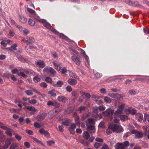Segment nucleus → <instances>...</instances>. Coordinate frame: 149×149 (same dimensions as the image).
<instances>
[{
	"instance_id": "obj_22",
	"label": "nucleus",
	"mask_w": 149,
	"mask_h": 149,
	"mask_svg": "<svg viewBox=\"0 0 149 149\" xmlns=\"http://www.w3.org/2000/svg\"><path fill=\"white\" fill-rule=\"evenodd\" d=\"M19 20L23 23H25L27 21V19L22 16H19Z\"/></svg>"
},
{
	"instance_id": "obj_34",
	"label": "nucleus",
	"mask_w": 149,
	"mask_h": 149,
	"mask_svg": "<svg viewBox=\"0 0 149 149\" xmlns=\"http://www.w3.org/2000/svg\"><path fill=\"white\" fill-rule=\"evenodd\" d=\"M51 67L48 66H46L43 70V72L47 73L49 72Z\"/></svg>"
},
{
	"instance_id": "obj_10",
	"label": "nucleus",
	"mask_w": 149,
	"mask_h": 149,
	"mask_svg": "<svg viewBox=\"0 0 149 149\" xmlns=\"http://www.w3.org/2000/svg\"><path fill=\"white\" fill-rule=\"evenodd\" d=\"M37 63L39 68H43L45 66L44 61L42 60H39L37 62Z\"/></svg>"
},
{
	"instance_id": "obj_39",
	"label": "nucleus",
	"mask_w": 149,
	"mask_h": 149,
	"mask_svg": "<svg viewBox=\"0 0 149 149\" xmlns=\"http://www.w3.org/2000/svg\"><path fill=\"white\" fill-rule=\"evenodd\" d=\"M34 126L37 128H39L41 127L40 124L39 123L37 122H35L33 124Z\"/></svg>"
},
{
	"instance_id": "obj_54",
	"label": "nucleus",
	"mask_w": 149,
	"mask_h": 149,
	"mask_svg": "<svg viewBox=\"0 0 149 149\" xmlns=\"http://www.w3.org/2000/svg\"><path fill=\"white\" fill-rule=\"evenodd\" d=\"M29 102L31 104H34L36 103L37 101L35 99H33L29 101Z\"/></svg>"
},
{
	"instance_id": "obj_27",
	"label": "nucleus",
	"mask_w": 149,
	"mask_h": 149,
	"mask_svg": "<svg viewBox=\"0 0 149 149\" xmlns=\"http://www.w3.org/2000/svg\"><path fill=\"white\" fill-rule=\"evenodd\" d=\"M45 80L47 83L50 84H52V83L53 81L52 78L49 77H46Z\"/></svg>"
},
{
	"instance_id": "obj_30",
	"label": "nucleus",
	"mask_w": 149,
	"mask_h": 149,
	"mask_svg": "<svg viewBox=\"0 0 149 149\" xmlns=\"http://www.w3.org/2000/svg\"><path fill=\"white\" fill-rule=\"evenodd\" d=\"M69 76L70 77L75 79H77L78 78V77L75 74L71 71H69Z\"/></svg>"
},
{
	"instance_id": "obj_53",
	"label": "nucleus",
	"mask_w": 149,
	"mask_h": 149,
	"mask_svg": "<svg viewBox=\"0 0 149 149\" xmlns=\"http://www.w3.org/2000/svg\"><path fill=\"white\" fill-rule=\"evenodd\" d=\"M54 143L55 142L53 140L49 141L47 142V144L49 146H50L52 144Z\"/></svg>"
},
{
	"instance_id": "obj_17",
	"label": "nucleus",
	"mask_w": 149,
	"mask_h": 149,
	"mask_svg": "<svg viewBox=\"0 0 149 149\" xmlns=\"http://www.w3.org/2000/svg\"><path fill=\"white\" fill-rule=\"evenodd\" d=\"M53 86L55 87H61L63 84V83L61 81H59L57 82L56 84H53Z\"/></svg>"
},
{
	"instance_id": "obj_9",
	"label": "nucleus",
	"mask_w": 149,
	"mask_h": 149,
	"mask_svg": "<svg viewBox=\"0 0 149 149\" xmlns=\"http://www.w3.org/2000/svg\"><path fill=\"white\" fill-rule=\"evenodd\" d=\"M68 83L70 85L72 86H75L76 85L77 83L76 80L72 78L68 79L67 81Z\"/></svg>"
},
{
	"instance_id": "obj_38",
	"label": "nucleus",
	"mask_w": 149,
	"mask_h": 149,
	"mask_svg": "<svg viewBox=\"0 0 149 149\" xmlns=\"http://www.w3.org/2000/svg\"><path fill=\"white\" fill-rule=\"evenodd\" d=\"M149 118V115L147 113H145L144 114V119L143 122H145L147 119H148Z\"/></svg>"
},
{
	"instance_id": "obj_60",
	"label": "nucleus",
	"mask_w": 149,
	"mask_h": 149,
	"mask_svg": "<svg viewBox=\"0 0 149 149\" xmlns=\"http://www.w3.org/2000/svg\"><path fill=\"white\" fill-rule=\"evenodd\" d=\"M115 94L116 93H108V95L109 96L113 98H115V96L116 95Z\"/></svg>"
},
{
	"instance_id": "obj_44",
	"label": "nucleus",
	"mask_w": 149,
	"mask_h": 149,
	"mask_svg": "<svg viewBox=\"0 0 149 149\" xmlns=\"http://www.w3.org/2000/svg\"><path fill=\"white\" fill-rule=\"evenodd\" d=\"M116 95L114 98L116 99L117 100H119L122 97L121 94L118 93H116Z\"/></svg>"
},
{
	"instance_id": "obj_2",
	"label": "nucleus",
	"mask_w": 149,
	"mask_h": 149,
	"mask_svg": "<svg viewBox=\"0 0 149 149\" xmlns=\"http://www.w3.org/2000/svg\"><path fill=\"white\" fill-rule=\"evenodd\" d=\"M26 40H23V42L25 43L27 45H29L32 44L35 41L34 38L32 37L27 36L26 38Z\"/></svg>"
},
{
	"instance_id": "obj_46",
	"label": "nucleus",
	"mask_w": 149,
	"mask_h": 149,
	"mask_svg": "<svg viewBox=\"0 0 149 149\" xmlns=\"http://www.w3.org/2000/svg\"><path fill=\"white\" fill-rule=\"evenodd\" d=\"M75 123L77 125H80V122L79 121V117L77 116H76L75 117Z\"/></svg>"
},
{
	"instance_id": "obj_42",
	"label": "nucleus",
	"mask_w": 149,
	"mask_h": 149,
	"mask_svg": "<svg viewBox=\"0 0 149 149\" xmlns=\"http://www.w3.org/2000/svg\"><path fill=\"white\" fill-rule=\"evenodd\" d=\"M14 134L15 135V137L16 139L18 141H20L22 139V137L18 134L14 133Z\"/></svg>"
},
{
	"instance_id": "obj_8",
	"label": "nucleus",
	"mask_w": 149,
	"mask_h": 149,
	"mask_svg": "<svg viewBox=\"0 0 149 149\" xmlns=\"http://www.w3.org/2000/svg\"><path fill=\"white\" fill-rule=\"evenodd\" d=\"M125 111L127 114H131L132 115H135L137 112L136 110L133 108L132 109H125Z\"/></svg>"
},
{
	"instance_id": "obj_45",
	"label": "nucleus",
	"mask_w": 149,
	"mask_h": 149,
	"mask_svg": "<svg viewBox=\"0 0 149 149\" xmlns=\"http://www.w3.org/2000/svg\"><path fill=\"white\" fill-rule=\"evenodd\" d=\"M95 130V127L94 126L91 125L87 127V130L88 131L94 130Z\"/></svg>"
},
{
	"instance_id": "obj_62",
	"label": "nucleus",
	"mask_w": 149,
	"mask_h": 149,
	"mask_svg": "<svg viewBox=\"0 0 149 149\" xmlns=\"http://www.w3.org/2000/svg\"><path fill=\"white\" fill-rule=\"evenodd\" d=\"M24 145L27 148H29L31 146L30 143L28 142H25L24 143Z\"/></svg>"
},
{
	"instance_id": "obj_37",
	"label": "nucleus",
	"mask_w": 149,
	"mask_h": 149,
	"mask_svg": "<svg viewBox=\"0 0 149 149\" xmlns=\"http://www.w3.org/2000/svg\"><path fill=\"white\" fill-rule=\"evenodd\" d=\"M86 109V107L84 106H81L79 107L78 109V111H79L80 113H82Z\"/></svg>"
},
{
	"instance_id": "obj_64",
	"label": "nucleus",
	"mask_w": 149,
	"mask_h": 149,
	"mask_svg": "<svg viewBox=\"0 0 149 149\" xmlns=\"http://www.w3.org/2000/svg\"><path fill=\"white\" fill-rule=\"evenodd\" d=\"M26 132L29 135H32L33 134V132L30 130H25Z\"/></svg>"
},
{
	"instance_id": "obj_40",
	"label": "nucleus",
	"mask_w": 149,
	"mask_h": 149,
	"mask_svg": "<svg viewBox=\"0 0 149 149\" xmlns=\"http://www.w3.org/2000/svg\"><path fill=\"white\" fill-rule=\"evenodd\" d=\"M60 104L59 103H58L56 101H54L53 103V106L55 108H57L60 107Z\"/></svg>"
},
{
	"instance_id": "obj_48",
	"label": "nucleus",
	"mask_w": 149,
	"mask_h": 149,
	"mask_svg": "<svg viewBox=\"0 0 149 149\" xmlns=\"http://www.w3.org/2000/svg\"><path fill=\"white\" fill-rule=\"evenodd\" d=\"M17 58L18 59L22 62H26V60L21 56L17 57Z\"/></svg>"
},
{
	"instance_id": "obj_35",
	"label": "nucleus",
	"mask_w": 149,
	"mask_h": 149,
	"mask_svg": "<svg viewBox=\"0 0 149 149\" xmlns=\"http://www.w3.org/2000/svg\"><path fill=\"white\" fill-rule=\"evenodd\" d=\"M27 109L29 111H33L34 112H36L37 111L35 107L32 106L27 107Z\"/></svg>"
},
{
	"instance_id": "obj_41",
	"label": "nucleus",
	"mask_w": 149,
	"mask_h": 149,
	"mask_svg": "<svg viewBox=\"0 0 149 149\" xmlns=\"http://www.w3.org/2000/svg\"><path fill=\"white\" fill-rule=\"evenodd\" d=\"M74 109V107H71L68 108L66 110L68 112V113H70L73 111Z\"/></svg>"
},
{
	"instance_id": "obj_47",
	"label": "nucleus",
	"mask_w": 149,
	"mask_h": 149,
	"mask_svg": "<svg viewBox=\"0 0 149 149\" xmlns=\"http://www.w3.org/2000/svg\"><path fill=\"white\" fill-rule=\"evenodd\" d=\"M26 94L28 95H32L33 94V92L31 91L30 90H26L25 91Z\"/></svg>"
},
{
	"instance_id": "obj_14",
	"label": "nucleus",
	"mask_w": 149,
	"mask_h": 149,
	"mask_svg": "<svg viewBox=\"0 0 149 149\" xmlns=\"http://www.w3.org/2000/svg\"><path fill=\"white\" fill-rule=\"evenodd\" d=\"M44 20L43 21V22H41V23L43 24L44 26L47 28L48 29H49L51 27V24L48 22H47L44 19Z\"/></svg>"
},
{
	"instance_id": "obj_19",
	"label": "nucleus",
	"mask_w": 149,
	"mask_h": 149,
	"mask_svg": "<svg viewBox=\"0 0 149 149\" xmlns=\"http://www.w3.org/2000/svg\"><path fill=\"white\" fill-rule=\"evenodd\" d=\"M80 93L82 95V96L85 95V97L88 99L90 98L91 96L90 94L88 93H86L83 91H80Z\"/></svg>"
},
{
	"instance_id": "obj_3",
	"label": "nucleus",
	"mask_w": 149,
	"mask_h": 149,
	"mask_svg": "<svg viewBox=\"0 0 149 149\" xmlns=\"http://www.w3.org/2000/svg\"><path fill=\"white\" fill-rule=\"evenodd\" d=\"M114 113V111L111 109H108L104 112H102V114L105 116H111L113 115Z\"/></svg>"
},
{
	"instance_id": "obj_7",
	"label": "nucleus",
	"mask_w": 149,
	"mask_h": 149,
	"mask_svg": "<svg viewBox=\"0 0 149 149\" xmlns=\"http://www.w3.org/2000/svg\"><path fill=\"white\" fill-rule=\"evenodd\" d=\"M57 100L63 103H66L68 100V99L66 97L62 95L58 96V97Z\"/></svg>"
},
{
	"instance_id": "obj_25",
	"label": "nucleus",
	"mask_w": 149,
	"mask_h": 149,
	"mask_svg": "<svg viewBox=\"0 0 149 149\" xmlns=\"http://www.w3.org/2000/svg\"><path fill=\"white\" fill-rule=\"evenodd\" d=\"M13 139L11 138L7 139L6 141L5 144L9 146L13 141Z\"/></svg>"
},
{
	"instance_id": "obj_50",
	"label": "nucleus",
	"mask_w": 149,
	"mask_h": 149,
	"mask_svg": "<svg viewBox=\"0 0 149 149\" xmlns=\"http://www.w3.org/2000/svg\"><path fill=\"white\" fill-rule=\"evenodd\" d=\"M40 86L41 87H42L44 88H46L47 86V84L44 82H42L40 84Z\"/></svg>"
},
{
	"instance_id": "obj_63",
	"label": "nucleus",
	"mask_w": 149,
	"mask_h": 149,
	"mask_svg": "<svg viewBox=\"0 0 149 149\" xmlns=\"http://www.w3.org/2000/svg\"><path fill=\"white\" fill-rule=\"evenodd\" d=\"M67 71V69L66 68L64 67L62 69H61V72L62 74H65V73Z\"/></svg>"
},
{
	"instance_id": "obj_51",
	"label": "nucleus",
	"mask_w": 149,
	"mask_h": 149,
	"mask_svg": "<svg viewBox=\"0 0 149 149\" xmlns=\"http://www.w3.org/2000/svg\"><path fill=\"white\" fill-rule=\"evenodd\" d=\"M101 149H110L109 148L106 144H104Z\"/></svg>"
},
{
	"instance_id": "obj_56",
	"label": "nucleus",
	"mask_w": 149,
	"mask_h": 149,
	"mask_svg": "<svg viewBox=\"0 0 149 149\" xmlns=\"http://www.w3.org/2000/svg\"><path fill=\"white\" fill-rule=\"evenodd\" d=\"M100 93L103 94H105L106 93V89L104 88H102L100 90Z\"/></svg>"
},
{
	"instance_id": "obj_24",
	"label": "nucleus",
	"mask_w": 149,
	"mask_h": 149,
	"mask_svg": "<svg viewBox=\"0 0 149 149\" xmlns=\"http://www.w3.org/2000/svg\"><path fill=\"white\" fill-rule=\"evenodd\" d=\"M104 100L107 103L109 104L111 102L112 99L109 97L106 96L104 98Z\"/></svg>"
},
{
	"instance_id": "obj_43",
	"label": "nucleus",
	"mask_w": 149,
	"mask_h": 149,
	"mask_svg": "<svg viewBox=\"0 0 149 149\" xmlns=\"http://www.w3.org/2000/svg\"><path fill=\"white\" fill-rule=\"evenodd\" d=\"M33 140L36 142L37 143H39L41 145L43 146H45L44 145V144L42 142L37 139L36 138H33Z\"/></svg>"
},
{
	"instance_id": "obj_5",
	"label": "nucleus",
	"mask_w": 149,
	"mask_h": 149,
	"mask_svg": "<svg viewBox=\"0 0 149 149\" xmlns=\"http://www.w3.org/2000/svg\"><path fill=\"white\" fill-rule=\"evenodd\" d=\"M46 116V114L45 113H42L36 117L35 118V119H37L38 121L40 122L43 120Z\"/></svg>"
},
{
	"instance_id": "obj_52",
	"label": "nucleus",
	"mask_w": 149,
	"mask_h": 149,
	"mask_svg": "<svg viewBox=\"0 0 149 149\" xmlns=\"http://www.w3.org/2000/svg\"><path fill=\"white\" fill-rule=\"evenodd\" d=\"M66 90L68 92H71L72 91V89L71 87L70 86H68L66 88Z\"/></svg>"
},
{
	"instance_id": "obj_6",
	"label": "nucleus",
	"mask_w": 149,
	"mask_h": 149,
	"mask_svg": "<svg viewBox=\"0 0 149 149\" xmlns=\"http://www.w3.org/2000/svg\"><path fill=\"white\" fill-rule=\"evenodd\" d=\"M72 59L75 63L78 65H80L81 63V61L80 59L77 57L76 56L74 55L72 57Z\"/></svg>"
},
{
	"instance_id": "obj_16",
	"label": "nucleus",
	"mask_w": 149,
	"mask_h": 149,
	"mask_svg": "<svg viewBox=\"0 0 149 149\" xmlns=\"http://www.w3.org/2000/svg\"><path fill=\"white\" fill-rule=\"evenodd\" d=\"M125 148L122 143H118L115 146V149H124Z\"/></svg>"
},
{
	"instance_id": "obj_28",
	"label": "nucleus",
	"mask_w": 149,
	"mask_h": 149,
	"mask_svg": "<svg viewBox=\"0 0 149 149\" xmlns=\"http://www.w3.org/2000/svg\"><path fill=\"white\" fill-rule=\"evenodd\" d=\"M0 128L1 129H3L4 130H6V131L8 129H9L8 127H7L5 126L3 124V123H1L0 122Z\"/></svg>"
},
{
	"instance_id": "obj_32",
	"label": "nucleus",
	"mask_w": 149,
	"mask_h": 149,
	"mask_svg": "<svg viewBox=\"0 0 149 149\" xmlns=\"http://www.w3.org/2000/svg\"><path fill=\"white\" fill-rule=\"evenodd\" d=\"M28 23L31 26H33L35 24V21L31 19H30L28 21Z\"/></svg>"
},
{
	"instance_id": "obj_61",
	"label": "nucleus",
	"mask_w": 149,
	"mask_h": 149,
	"mask_svg": "<svg viewBox=\"0 0 149 149\" xmlns=\"http://www.w3.org/2000/svg\"><path fill=\"white\" fill-rule=\"evenodd\" d=\"M50 69L49 72L50 73L53 75H54L56 73V72L54 69L51 67Z\"/></svg>"
},
{
	"instance_id": "obj_29",
	"label": "nucleus",
	"mask_w": 149,
	"mask_h": 149,
	"mask_svg": "<svg viewBox=\"0 0 149 149\" xmlns=\"http://www.w3.org/2000/svg\"><path fill=\"white\" fill-rule=\"evenodd\" d=\"M91 98L93 100L96 101L100 98V97L95 95H93L91 96Z\"/></svg>"
},
{
	"instance_id": "obj_23",
	"label": "nucleus",
	"mask_w": 149,
	"mask_h": 149,
	"mask_svg": "<svg viewBox=\"0 0 149 149\" xmlns=\"http://www.w3.org/2000/svg\"><path fill=\"white\" fill-rule=\"evenodd\" d=\"M33 80L35 82L37 83L40 81L41 79L39 76L37 75L33 78Z\"/></svg>"
},
{
	"instance_id": "obj_12",
	"label": "nucleus",
	"mask_w": 149,
	"mask_h": 149,
	"mask_svg": "<svg viewBox=\"0 0 149 149\" xmlns=\"http://www.w3.org/2000/svg\"><path fill=\"white\" fill-rule=\"evenodd\" d=\"M72 97H73V99L75 100H77V98L79 94L76 91H73L71 93Z\"/></svg>"
},
{
	"instance_id": "obj_57",
	"label": "nucleus",
	"mask_w": 149,
	"mask_h": 149,
	"mask_svg": "<svg viewBox=\"0 0 149 149\" xmlns=\"http://www.w3.org/2000/svg\"><path fill=\"white\" fill-rule=\"evenodd\" d=\"M70 123V121L69 120H66L65 122H63L62 124L65 126H68Z\"/></svg>"
},
{
	"instance_id": "obj_33",
	"label": "nucleus",
	"mask_w": 149,
	"mask_h": 149,
	"mask_svg": "<svg viewBox=\"0 0 149 149\" xmlns=\"http://www.w3.org/2000/svg\"><path fill=\"white\" fill-rule=\"evenodd\" d=\"M27 10L31 14H32V15H35L36 14V12L35 11L29 8H28L27 9Z\"/></svg>"
},
{
	"instance_id": "obj_20",
	"label": "nucleus",
	"mask_w": 149,
	"mask_h": 149,
	"mask_svg": "<svg viewBox=\"0 0 149 149\" xmlns=\"http://www.w3.org/2000/svg\"><path fill=\"white\" fill-rule=\"evenodd\" d=\"M136 136L137 138H140L143 136V134L141 132L137 131L136 134Z\"/></svg>"
},
{
	"instance_id": "obj_58",
	"label": "nucleus",
	"mask_w": 149,
	"mask_h": 149,
	"mask_svg": "<svg viewBox=\"0 0 149 149\" xmlns=\"http://www.w3.org/2000/svg\"><path fill=\"white\" fill-rule=\"evenodd\" d=\"M59 35L60 37L65 39H66L68 38L66 36L62 33H60Z\"/></svg>"
},
{
	"instance_id": "obj_13",
	"label": "nucleus",
	"mask_w": 149,
	"mask_h": 149,
	"mask_svg": "<svg viewBox=\"0 0 149 149\" xmlns=\"http://www.w3.org/2000/svg\"><path fill=\"white\" fill-rule=\"evenodd\" d=\"M33 17L36 20H37L40 22H43L44 21V19H41L40 17L37 15L36 13L35 15H33Z\"/></svg>"
},
{
	"instance_id": "obj_4",
	"label": "nucleus",
	"mask_w": 149,
	"mask_h": 149,
	"mask_svg": "<svg viewBox=\"0 0 149 149\" xmlns=\"http://www.w3.org/2000/svg\"><path fill=\"white\" fill-rule=\"evenodd\" d=\"M100 110H98V108L97 107H94L93 109V115L95 116V117H97L98 116H101V114L100 112Z\"/></svg>"
},
{
	"instance_id": "obj_26",
	"label": "nucleus",
	"mask_w": 149,
	"mask_h": 149,
	"mask_svg": "<svg viewBox=\"0 0 149 149\" xmlns=\"http://www.w3.org/2000/svg\"><path fill=\"white\" fill-rule=\"evenodd\" d=\"M87 124H95V121L92 118H88L86 121Z\"/></svg>"
},
{
	"instance_id": "obj_59",
	"label": "nucleus",
	"mask_w": 149,
	"mask_h": 149,
	"mask_svg": "<svg viewBox=\"0 0 149 149\" xmlns=\"http://www.w3.org/2000/svg\"><path fill=\"white\" fill-rule=\"evenodd\" d=\"M18 76H21L22 77L25 78H26L27 76L26 75H25L24 73L23 72H20L18 73Z\"/></svg>"
},
{
	"instance_id": "obj_55",
	"label": "nucleus",
	"mask_w": 149,
	"mask_h": 149,
	"mask_svg": "<svg viewBox=\"0 0 149 149\" xmlns=\"http://www.w3.org/2000/svg\"><path fill=\"white\" fill-rule=\"evenodd\" d=\"M123 110L120 109H118L115 112V113L116 114H122L123 112Z\"/></svg>"
},
{
	"instance_id": "obj_36",
	"label": "nucleus",
	"mask_w": 149,
	"mask_h": 149,
	"mask_svg": "<svg viewBox=\"0 0 149 149\" xmlns=\"http://www.w3.org/2000/svg\"><path fill=\"white\" fill-rule=\"evenodd\" d=\"M121 143L123 144V147L125 148V147H127L130 145L129 142L128 141H126Z\"/></svg>"
},
{
	"instance_id": "obj_31",
	"label": "nucleus",
	"mask_w": 149,
	"mask_h": 149,
	"mask_svg": "<svg viewBox=\"0 0 149 149\" xmlns=\"http://www.w3.org/2000/svg\"><path fill=\"white\" fill-rule=\"evenodd\" d=\"M12 130L9 128V129L6 130L5 132V133L6 134L10 136H12L13 135V134L12 133Z\"/></svg>"
},
{
	"instance_id": "obj_21",
	"label": "nucleus",
	"mask_w": 149,
	"mask_h": 149,
	"mask_svg": "<svg viewBox=\"0 0 149 149\" xmlns=\"http://www.w3.org/2000/svg\"><path fill=\"white\" fill-rule=\"evenodd\" d=\"M19 145L17 143H13L11 145L9 149H15Z\"/></svg>"
},
{
	"instance_id": "obj_1",
	"label": "nucleus",
	"mask_w": 149,
	"mask_h": 149,
	"mask_svg": "<svg viewBox=\"0 0 149 149\" xmlns=\"http://www.w3.org/2000/svg\"><path fill=\"white\" fill-rule=\"evenodd\" d=\"M109 128L111 129L113 132H116L117 133H120L123 130V128L120 125L116 124H113L109 126Z\"/></svg>"
},
{
	"instance_id": "obj_11",
	"label": "nucleus",
	"mask_w": 149,
	"mask_h": 149,
	"mask_svg": "<svg viewBox=\"0 0 149 149\" xmlns=\"http://www.w3.org/2000/svg\"><path fill=\"white\" fill-rule=\"evenodd\" d=\"M76 127V126L74 124H72L70 127L69 128V130L71 134H74L75 133L74 131V129Z\"/></svg>"
},
{
	"instance_id": "obj_49",
	"label": "nucleus",
	"mask_w": 149,
	"mask_h": 149,
	"mask_svg": "<svg viewBox=\"0 0 149 149\" xmlns=\"http://www.w3.org/2000/svg\"><path fill=\"white\" fill-rule=\"evenodd\" d=\"M48 94L51 95L52 97H55L56 95V94L54 93L52 91H48Z\"/></svg>"
},
{
	"instance_id": "obj_15",
	"label": "nucleus",
	"mask_w": 149,
	"mask_h": 149,
	"mask_svg": "<svg viewBox=\"0 0 149 149\" xmlns=\"http://www.w3.org/2000/svg\"><path fill=\"white\" fill-rule=\"evenodd\" d=\"M83 137L85 139L88 140L90 137L89 133L87 131H85L83 134Z\"/></svg>"
},
{
	"instance_id": "obj_18",
	"label": "nucleus",
	"mask_w": 149,
	"mask_h": 149,
	"mask_svg": "<svg viewBox=\"0 0 149 149\" xmlns=\"http://www.w3.org/2000/svg\"><path fill=\"white\" fill-rule=\"evenodd\" d=\"M79 141L85 146H88L89 144V143L86 141L82 139H79Z\"/></svg>"
}]
</instances>
